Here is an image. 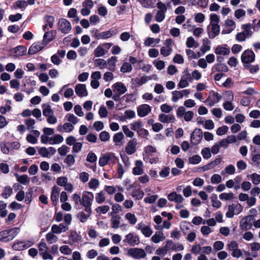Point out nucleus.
<instances>
[{
  "instance_id": "obj_10",
  "label": "nucleus",
  "mask_w": 260,
  "mask_h": 260,
  "mask_svg": "<svg viewBox=\"0 0 260 260\" xmlns=\"http://www.w3.org/2000/svg\"><path fill=\"white\" fill-rule=\"evenodd\" d=\"M203 138V132L200 128H196L190 136V142L192 145H197Z\"/></svg>"
},
{
  "instance_id": "obj_1",
  "label": "nucleus",
  "mask_w": 260,
  "mask_h": 260,
  "mask_svg": "<svg viewBox=\"0 0 260 260\" xmlns=\"http://www.w3.org/2000/svg\"><path fill=\"white\" fill-rule=\"evenodd\" d=\"M19 229L13 228L4 230L0 232V242H8L13 240L17 235Z\"/></svg>"
},
{
  "instance_id": "obj_40",
  "label": "nucleus",
  "mask_w": 260,
  "mask_h": 260,
  "mask_svg": "<svg viewBox=\"0 0 260 260\" xmlns=\"http://www.w3.org/2000/svg\"><path fill=\"white\" fill-rule=\"evenodd\" d=\"M65 119L69 122V123H71L73 125L77 124L79 120L76 116L71 113L67 114L65 116Z\"/></svg>"
},
{
  "instance_id": "obj_39",
  "label": "nucleus",
  "mask_w": 260,
  "mask_h": 260,
  "mask_svg": "<svg viewBox=\"0 0 260 260\" xmlns=\"http://www.w3.org/2000/svg\"><path fill=\"white\" fill-rule=\"evenodd\" d=\"M132 196L137 200H141L144 196V192L140 188L134 190L131 193Z\"/></svg>"
},
{
  "instance_id": "obj_20",
  "label": "nucleus",
  "mask_w": 260,
  "mask_h": 260,
  "mask_svg": "<svg viewBox=\"0 0 260 260\" xmlns=\"http://www.w3.org/2000/svg\"><path fill=\"white\" fill-rule=\"evenodd\" d=\"M74 129L73 124L69 122H66L63 124H59L57 127V130L59 133H70Z\"/></svg>"
},
{
  "instance_id": "obj_60",
  "label": "nucleus",
  "mask_w": 260,
  "mask_h": 260,
  "mask_svg": "<svg viewBox=\"0 0 260 260\" xmlns=\"http://www.w3.org/2000/svg\"><path fill=\"white\" fill-rule=\"evenodd\" d=\"M252 183L257 185L260 183V175L256 173H253L250 175Z\"/></svg>"
},
{
  "instance_id": "obj_64",
  "label": "nucleus",
  "mask_w": 260,
  "mask_h": 260,
  "mask_svg": "<svg viewBox=\"0 0 260 260\" xmlns=\"http://www.w3.org/2000/svg\"><path fill=\"white\" fill-rule=\"evenodd\" d=\"M99 137L101 141L106 142L110 139V136L108 132L103 131L100 134Z\"/></svg>"
},
{
  "instance_id": "obj_36",
  "label": "nucleus",
  "mask_w": 260,
  "mask_h": 260,
  "mask_svg": "<svg viewBox=\"0 0 260 260\" xmlns=\"http://www.w3.org/2000/svg\"><path fill=\"white\" fill-rule=\"evenodd\" d=\"M13 194V189L10 186H6L1 194L2 197L5 199H8Z\"/></svg>"
},
{
  "instance_id": "obj_8",
  "label": "nucleus",
  "mask_w": 260,
  "mask_h": 260,
  "mask_svg": "<svg viewBox=\"0 0 260 260\" xmlns=\"http://www.w3.org/2000/svg\"><path fill=\"white\" fill-rule=\"evenodd\" d=\"M122 242L124 243L127 244L129 246L133 247L139 245L140 243V240L138 236L134 235L132 233H129L125 235Z\"/></svg>"
},
{
  "instance_id": "obj_32",
  "label": "nucleus",
  "mask_w": 260,
  "mask_h": 260,
  "mask_svg": "<svg viewBox=\"0 0 260 260\" xmlns=\"http://www.w3.org/2000/svg\"><path fill=\"white\" fill-rule=\"evenodd\" d=\"M117 61V58L115 56H112L109 58L106 63L107 69L110 71H114Z\"/></svg>"
},
{
  "instance_id": "obj_30",
  "label": "nucleus",
  "mask_w": 260,
  "mask_h": 260,
  "mask_svg": "<svg viewBox=\"0 0 260 260\" xmlns=\"http://www.w3.org/2000/svg\"><path fill=\"white\" fill-rule=\"evenodd\" d=\"M175 120V118L173 115L161 114L159 115V120L162 123L172 122Z\"/></svg>"
},
{
  "instance_id": "obj_52",
  "label": "nucleus",
  "mask_w": 260,
  "mask_h": 260,
  "mask_svg": "<svg viewBox=\"0 0 260 260\" xmlns=\"http://www.w3.org/2000/svg\"><path fill=\"white\" fill-rule=\"evenodd\" d=\"M44 20L46 22V24L48 25L49 28H51L53 27L55 21V18L54 16L51 15H47L45 16Z\"/></svg>"
},
{
  "instance_id": "obj_57",
  "label": "nucleus",
  "mask_w": 260,
  "mask_h": 260,
  "mask_svg": "<svg viewBox=\"0 0 260 260\" xmlns=\"http://www.w3.org/2000/svg\"><path fill=\"white\" fill-rule=\"evenodd\" d=\"M100 185L99 180L97 179L92 178L88 183V186L90 189H95Z\"/></svg>"
},
{
  "instance_id": "obj_37",
  "label": "nucleus",
  "mask_w": 260,
  "mask_h": 260,
  "mask_svg": "<svg viewBox=\"0 0 260 260\" xmlns=\"http://www.w3.org/2000/svg\"><path fill=\"white\" fill-rule=\"evenodd\" d=\"M111 219V227L113 229H117L119 227L120 223V217L119 215H112Z\"/></svg>"
},
{
  "instance_id": "obj_61",
  "label": "nucleus",
  "mask_w": 260,
  "mask_h": 260,
  "mask_svg": "<svg viewBox=\"0 0 260 260\" xmlns=\"http://www.w3.org/2000/svg\"><path fill=\"white\" fill-rule=\"evenodd\" d=\"M102 46L99 45L94 51V55L95 57H101L104 56L105 53Z\"/></svg>"
},
{
  "instance_id": "obj_6",
  "label": "nucleus",
  "mask_w": 260,
  "mask_h": 260,
  "mask_svg": "<svg viewBox=\"0 0 260 260\" xmlns=\"http://www.w3.org/2000/svg\"><path fill=\"white\" fill-rule=\"evenodd\" d=\"M243 210L242 206L237 203L236 204H232L228 206V211L226 213L225 215L228 218H232L234 214H239Z\"/></svg>"
},
{
  "instance_id": "obj_22",
  "label": "nucleus",
  "mask_w": 260,
  "mask_h": 260,
  "mask_svg": "<svg viewBox=\"0 0 260 260\" xmlns=\"http://www.w3.org/2000/svg\"><path fill=\"white\" fill-rule=\"evenodd\" d=\"M56 34V31L54 30L46 32L43 36L42 42L46 46L48 43L54 39Z\"/></svg>"
},
{
  "instance_id": "obj_27",
  "label": "nucleus",
  "mask_w": 260,
  "mask_h": 260,
  "mask_svg": "<svg viewBox=\"0 0 260 260\" xmlns=\"http://www.w3.org/2000/svg\"><path fill=\"white\" fill-rule=\"evenodd\" d=\"M60 191V189L58 187L54 186L52 187L51 200L54 206L57 204Z\"/></svg>"
},
{
  "instance_id": "obj_58",
  "label": "nucleus",
  "mask_w": 260,
  "mask_h": 260,
  "mask_svg": "<svg viewBox=\"0 0 260 260\" xmlns=\"http://www.w3.org/2000/svg\"><path fill=\"white\" fill-rule=\"evenodd\" d=\"M142 126L143 124L140 120L135 121L131 124V129L136 132L138 131Z\"/></svg>"
},
{
  "instance_id": "obj_51",
  "label": "nucleus",
  "mask_w": 260,
  "mask_h": 260,
  "mask_svg": "<svg viewBox=\"0 0 260 260\" xmlns=\"http://www.w3.org/2000/svg\"><path fill=\"white\" fill-rule=\"evenodd\" d=\"M124 135L122 132L117 133L113 136V142L115 143L116 145H117L124 138Z\"/></svg>"
},
{
  "instance_id": "obj_23",
  "label": "nucleus",
  "mask_w": 260,
  "mask_h": 260,
  "mask_svg": "<svg viewBox=\"0 0 260 260\" xmlns=\"http://www.w3.org/2000/svg\"><path fill=\"white\" fill-rule=\"evenodd\" d=\"M214 52L216 54L220 55H228L230 53V50L226 47V45H218Z\"/></svg>"
},
{
  "instance_id": "obj_3",
  "label": "nucleus",
  "mask_w": 260,
  "mask_h": 260,
  "mask_svg": "<svg viewBox=\"0 0 260 260\" xmlns=\"http://www.w3.org/2000/svg\"><path fill=\"white\" fill-rule=\"evenodd\" d=\"M156 5L158 10L157 11L155 15V20L156 22H161L165 18L166 13L167 11V7L166 5L161 2H158Z\"/></svg>"
},
{
  "instance_id": "obj_45",
  "label": "nucleus",
  "mask_w": 260,
  "mask_h": 260,
  "mask_svg": "<svg viewBox=\"0 0 260 260\" xmlns=\"http://www.w3.org/2000/svg\"><path fill=\"white\" fill-rule=\"evenodd\" d=\"M242 28L243 29L245 34L247 37H250L251 36L252 32L251 31V24L250 23H247L243 24L242 25Z\"/></svg>"
},
{
  "instance_id": "obj_38",
  "label": "nucleus",
  "mask_w": 260,
  "mask_h": 260,
  "mask_svg": "<svg viewBox=\"0 0 260 260\" xmlns=\"http://www.w3.org/2000/svg\"><path fill=\"white\" fill-rule=\"evenodd\" d=\"M210 42L207 38H205L203 41V45L201 47V51L205 53L210 50Z\"/></svg>"
},
{
  "instance_id": "obj_62",
  "label": "nucleus",
  "mask_w": 260,
  "mask_h": 260,
  "mask_svg": "<svg viewBox=\"0 0 260 260\" xmlns=\"http://www.w3.org/2000/svg\"><path fill=\"white\" fill-rule=\"evenodd\" d=\"M251 159L254 165L260 168V154H251Z\"/></svg>"
},
{
  "instance_id": "obj_9",
  "label": "nucleus",
  "mask_w": 260,
  "mask_h": 260,
  "mask_svg": "<svg viewBox=\"0 0 260 260\" xmlns=\"http://www.w3.org/2000/svg\"><path fill=\"white\" fill-rule=\"evenodd\" d=\"M127 254L135 259H140L145 257L146 254L142 248H132L128 249Z\"/></svg>"
},
{
  "instance_id": "obj_34",
  "label": "nucleus",
  "mask_w": 260,
  "mask_h": 260,
  "mask_svg": "<svg viewBox=\"0 0 260 260\" xmlns=\"http://www.w3.org/2000/svg\"><path fill=\"white\" fill-rule=\"evenodd\" d=\"M81 239L80 236L76 231H72L69 236V241L72 244L79 241Z\"/></svg>"
},
{
  "instance_id": "obj_41",
  "label": "nucleus",
  "mask_w": 260,
  "mask_h": 260,
  "mask_svg": "<svg viewBox=\"0 0 260 260\" xmlns=\"http://www.w3.org/2000/svg\"><path fill=\"white\" fill-rule=\"evenodd\" d=\"M142 6L145 8L152 7L155 3V0H137Z\"/></svg>"
},
{
  "instance_id": "obj_35",
  "label": "nucleus",
  "mask_w": 260,
  "mask_h": 260,
  "mask_svg": "<svg viewBox=\"0 0 260 260\" xmlns=\"http://www.w3.org/2000/svg\"><path fill=\"white\" fill-rule=\"evenodd\" d=\"M63 141V138L62 136L59 134H56L53 137H51L50 139V144H60Z\"/></svg>"
},
{
  "instance_id": "obj_48",
  "label": "nucleus",
  "mask_w": 260,
  "mask_h": 260,
  "mask_svg": "<svg viewBox=\"0 0 260 260\" xmlns=\"http://www.w3.org/2000/svg\"><path fill=\"white\" fill-rule=\"evenodd\" d=\"M160 42L159 39H154L153 38L148 37L144 41V45L145 46L149 47L152 45L154 43L158 44Z\"/></svg>"
},
{
  "instance_id": "obj_26",
  "label": "nucleus",
  "mask_w": 260,
  "mask_h": 260,
  "mask_svg": "<svg viewBox=\"0 0 260 260\" xmlns=\"http://www.w3.org/2000/svg\"><path fill=\"white\" fill-rule=\"evenodd\" d=\"M135 167L133 169V174L134 175H140L144 172L143 164L141 160H137L135 161Z\"/></svg>"
},
{
  "instance_id": "obj_31",
  "label": "nucleus",
  "mask_w": 260,
  "mask_h": 260,
  "mask_svg": "<svg viewBox=\"0 0 260 260\" xmlns=\"http://www.w3.org/2000/svg\"><path fill=\"white\" fill-rule=\"evenodd\" d=\"M42 108L43 109V114L44 116L47 117L53 114V111L49 104H43Z\"/></svg>"
},
{
  "instance_id": "obj_44",
  "label": "nucleus",
  "mask_w": 260,
  "mask_h": 260,
  "mask_svg": "<svg viewBox=\"0 0 260 260\" xmlns=\"http://www.w3.org/2000/svg\"><path fill=\"white\" fill-rule=\"evenodd\" d=\"M107 158V162L109 164H114L118 160L117 157L114 155V153H109L105 154Z\"/></svg>"
},
{
  "instance_id": "obj_55",
  "label": "nucleus",
  "mask_w": 260,
  "mask_h": 260,
  "mask_svg": "<svg viewBox=\"0 0 260 260\" xmlns=\"http://www.w3.org/2000/svg\"><path fill=\"white\" fill-rule=\"evenodd\" d=\"M189 162L192 165L199 164L201 161V157L199 155H194L188 158Z\"/></svg>"
},
{
  "instance_id": "obj_33",
  "label": "nucleus",
  "mask_w": 260,
  "mask_h": 260,
  "mask_svg": "<svg viewBox=\"0 0 260 260\" xmlns=\"http://www.w3.org/2000/svg\"><path fill=\"white\" fill-rule=\"evenodd\" d=\"M165 237L164 236V234L162 232H157L155 233L154 235L151 237V240L155 243H158L159 242L163 241Z\"/></svg>"
},
{
  "instance_id": "obj_56",
  "label": "nucleus",
  "mask_w": 260,
  "mask_h": 260,
  "mask_svg": "<svg viewBox=\"0 0 260 260\" xmlns=\"http://www.w3.org/2000/svg\"><path fill=\"white\" fill-rule=\"evenodd\" d=\"M214 69L216 71H221V72H227L228 71V68L227 66L224 64L221 63H219L215 64L214 66Z\"/></svg>"
},
{
  "instance_id": "obj_17",
  "label": "nucleus",
  "mask_w": 260,
  "mask_h": 260,
  "mask_svg": "<svg viewBox=\"0 0 260 260\" xmlns=\"http://www.w3.org/2000/svg\"><path fill=\"white\" fill-rule=\"evenodd\" d=\"M225 28L222 29V34H228L231 33L236 28L235 22L231 19H227L224 23Z\"/></svg>"
},
{
  "instance_id": "obj_13",
  "label": "nucleus",
  "mask_w": 260,
  "mask_h": 260,
  "mask_svg": "<svg viewBox=\"0 0 260 260\" xmlns=\"http://www.w3.org/2000/svg\"><path fill=\"white\" fill-rule=\"evenodd\" d=\"M190 92L189 89H184L181 91H173L172 92V101L173 102H177L179 99L182 98L183 96L188 97Z\"/></svg>"
},
{
  "instance_id": "obj_18",
  "label": "nucleus",
  "mask_w": 260,
  "mask_h": 260,
  "mask_svg": "<svg viewBox=\"0 0 260 260\" xmlns=\"http://www.w3.org/2000/svg\"><path fill=\"white\" fill-rule=\"evenodd\" d=\"M45 46L44 44L42 42H35L33 43L28 49V54L33 55L41 51Z\"/></svg>"
},
{
  "instance_id": "obj_2",
  "label": "nucleus",
  "mask_w": 260,
  "mask_h": 260,
  "mask_svg": "<svg viewBox=\"0 0 260 260\" xmlns=\"http://www.w3.org/2000/svg\"><path fill=\"white\" fill-rule=\"evenodd\" d=\"M94 199L93 193L90 191H84L81 197V205L85 208V211H90Z\"/></svg>"
},
{
  "instance_id": "obj_63",
  "label": "nucleus",
  "mask_w": 260,
  "mask_h": 260,
  "mask_svg": "<svg viewBox=\"0 0 260 260\" xmlns=\"http://www.w3.org/2000/svg\"><path fill=\"white\" fill-rule=\"evenodd\" d=\"M211 151L208 147L204 148L201 151V154L205 159H209L211 156Z\"/></svg>"
},
{
  "instance_id": "obj_46",
  "label": "nucleus",
  "mask_w": 260,
  "mask_h": 260,
  "mask_svg": "<svg viewBox=\"0 0 260 260\" xmlns=\"http://www.w3.org/2000/svg\"><path fill=\"white\" fill-rule=\"evenodd\" d=\"M219 197L221 200L230 201L234 199V194L232 192L229 193L224 192L221 193Z\"/></svg>"
},
{
  "instance_id": "obj_49",
  "label": "nucleus",
  "mask_w": 260,
  "mask_h": 260,
  "mask_svg": "<svg viewBox=\"0 0 260 260\" xmlns=\"http://www.w3.org/2000/svg\"><path fill=\"white\" fill-rule=\"evenodd\" d=\"M125 219L128 221L130 224H135L137 221V218L134 214L127 213L125 214Z\"/></svg>"
},
{
  "instance_id": "obj_15",
  "label": "nucleus",
  "mask_w": 260,
  "mask_h": 260,
  "mask_svg": "<svg viewBox=\"0 0 260 260\" xmlns=\"http://www.w3.org/2000/svg\"><path fill=\"white\" fill-rule=\"evenodd\" d=\"M208 36L213 39L217 36L220 32V26L218 24H210L207 27Z\"/></svg>"
},
{
  "instance_id": "obj_53",
  "label": "nucleus",
  "mask_w": 260,
  "mask_h": 260,
  "mask_svg": "<svg viewBox=\"0 0 260 260\" xmlns=\"http://www.w3.org/2000/svg\"><path fill=\"white\" fill-rule=\"evenodd\" d=\"M132 70V64L129 62H124L120 68V71L122 73H129Z\"/></svg>"
},
{
  "instance_id": "obj_12",
  "label": "nucleus",
  "mask_w": 260,
  "mask_h": 260,
  "mask_svg": "<svg viewBox=\"0 0 260 260\" xmlns=\"http://www.w3.org/2000/svg\"><path fill=\"white\" fill-rule=\"evenodd\" d=\"M33 243L31 241H19L15 242L13 245L12 248L14 250H23L30 247Z\"/></svg>"
},
{
  "instance_id": "obj_54",
  "label": "nucleus",
  "mask_w": 260,
  "mask_h": 260,
  "mask_svg": "<svg viewBox=\"0 0 260 260\" xmlns=\"http://www.w3.org/2000/svg\"><path fill=\"white\" fill-rule=\"evenodd\" d=\"M51 231L46 235V240L50 244L55 242L57 240V237Z\"/></svg>"
},
{
  "instance_id": "obj_43",
  "label": "nucleus",
  "mask_w": 260,
  "mask_h": 260,
  "mask_svg": "<svg viewBox=\"0 0 260 260\" xmlns=\"http://www.w3.org/2000/svg\"><path fill=\"white\" fill-rule=\"evenodd\" d=\"M15 175L17 177V181L22 184L26 185L28 184L30 181L29 177L26 175L19 176L16 174Z\"/></svg>"
},
{
  "instance_id": "obj_25",
  "label": "nucleus",
  "mask_w": 260,
  "mask_h": 260,
  "mask_svg": "<svg viewBox=\"0 0 260 260\" xmlns=\"http://www.w3.org/2000/svg\"><path fill=\"white\" fill-rule=\"evenodd\" d=\"M156 152V149L152 145H148L144 148L143 154V159L146 160L150 156H152L153 154Z\"/></svg>"
},
{
  "instance_id": "obj_11",
  "label": "nucleus",
  "mask_w": 260,
  "mask_h": 260,
  "mask_svg": "<svg viewBox=\"0 0 260 260\" xmlns=\"http://www.w3.org/2000/svg\"><path fill=\"white\" fill-rule=\"evenodd\" d=\"M26 47L24 46H18L10 51V56L17 58L24 55L26 53Z\"/></svg>"
},
{
  "instance_id": "obj_28",
  "label": "nucleus",
  "mask_w": 260,
  "mask_h": 260,
  "mask_svg": "<svg viewBox=\"0 0 260 260\" xmlns=\"http://www.w3.org/2000/svg\"><path fill=\"white\" fill-rule=\"evenodd\" d=\"M91 209H90V211H85L84 209V210L78 213L77 215V218L80 222L84 223L89 218L91 214Z\"/></svg>"
},
{
  "instance_id": "obj_16",
  "label": "nucleus",
  "mask_w": 260,
  "mask_h": 260,
  "mask_svg": "<svg viewBox=\"0 0 260 260\" xmlns=\"http://www.w3.org/2000/svg\"><path fill=\"white\" fill-rule=\"evenodd\" d=\"M136 228L137 230H140L146 237H149L153 232L149 226L145 225L143 222L139 223Z\"/></svg>"
},
{
  "instance_id": "obj_5",
  "label": "nucleus",
  "mask_w": 260,
  "mask_h": 260,
  "mask_svg": "<svg viewBox=\"0 0 260 260\" xmlns=\"http://www.w3.org/2000/svg\"><path fill=\"white\" fill-rule=\"evenodd\" d=\"M255 60V54L253 51L247 49L244 51L241 55V61L245 67L253 62Z\"/></svg>"
},
{
  "instance_id": "obj_47",
  "label": "nucleus",
  "mask_w": 260,
  "mask_h": 260,
  "mask_svg": "<svg viewBox=\"0 0 260 260\" xmlns=\"http://www.w3.org/2000/svg\"><path fill=\"white\" fill-rule=\"evenodd\" d=\"M76 155L69 154L64 159V162L67 164L68 167H71L75 164Z\"/></svg>"
},
{
  "instance_id": "obj_59",
  "label": "nucleus",
  "mask_w": 260,
  "mask_h": 260,
  "mask_svg": "<svg viewBox=\"0 0 260 260\" xmlns=\"http://www.w3.org/2000/svg\"><path fill=\"white\" fill-rule=\"evenodd\" d=\"M198 43L195 41L194 38L192 37H189L187 39L186 42V45L188 48H192L193 47H196Z\"/></svg>"
},
{
  "instance_id": "obj_50",
  "label": "nucleus",
  "mask_w": 260,
  "mask_h": 260,
  "mask_svg": "<svg viewBox=\"0 0 260 260\" xmlns=\"http://www.w3.org/2000/svg\"><path fill=\"white\" fill-rule=\"evenodd\" d=\"M7 204L3 201H0V216L2 217L6 216L8 211L6 210Z\"/></svg>"
},
{
  "instance_id": "obj_24",
  "label": "nucleus",
  "mask_w": 260,
  "mask_h": 260,
  "mask_svg": "<svg viewBox=\"0 0 260 260\" xmlns=\"http://www.w3.org/2000/svg\"><path fill=\"white\" fill-rule=\"evenodd\" d=\"M117 31L116 29L112 28L107 31L100 32L98 39H107L111 38L113 35L117 34Z\"/></svg>"
},
{
  "instance_id": "obj_29",
  "label": "nucleus",
  "mask_w": 260,
  "mask_h": 260,
  "mask_svg": "<svg viewBox=\"0 0 260 260\" xmlns=\"http://www.w3.org/2000/svg\"><path fill=\"white\" fill-rule=\"evenodd\" d=\"M114 88V91H116L121 95L125 93L127 91V88L124 84L120 82H117L112 86Z\"/></svg>"
},
{
  "instance_id": "obj_7",
  "label": "nucleus",
  "mask_w": 260,
  "mask_h": 260,
  "mask_svg": "<svg viewBox=\"0 0 260 260\" xmlns=\"http://www.w3.org/2000/svg\"><path fill=\"white\" fill-rule=\"evenodd\" d=\"M254 220L253 215H248L243 218L240 222V227L242 231H247L251 229Z\"/></svg>"
},
{
  "instance_id": "obj_14",
  "label": "nucleus",
  "mask_w": 260,
  "mask_h": 260,
  "mask_svg": "<svg viewBox=\"0 0 260 260\" xmlns=\"http://www.w3.org/2000/svg\"><path fill=\"white\" fill-rule=\"evenodd\" d=\"M137 141L136 139H133L129 140L125 147V151L126 154L128 155L134 154L137 150Z\"/></svg>"
},
{
  "instance_id": "obj_19",
  "label": "nucleus",
  "mask_w": 260,
  "mask_h": 260,
  "mask_svg": "<svg viewBox=\"0 0 260 260\" xmlns=\"http://www.w3.org/2000/svg\"><path fill=\"white\" fill-rule=\"evenodd\" d=\"M151 111V107L147 104H143L138 107L137 109L138 115L141 117L147 115Z\"/></svg>"
},
{
  "instance_id": "obj_21",
  "label": "nucleus",
  "mask_w": 260,
  "mask_h": 260,
  "mask_svg": "<svg viewBox=\"0 0 260 260\" xmlns=\"http://www.w3.org/2000/svg\"><path fill=\"white\" fill-rule=\"evenodd\" d=\"M75 91L76 94L80 97L85 96L88 95V92L85 84H78L75 87Z\"/></svg>"
},
{
  "instance_id": "obj_4",
  "label": "nucleus",
  "mask_w": 260,
  "mask_h": 260,
  "mask_svg": "<svg viewBox=\"0 0 260 260\" xmlns=\"http://www.w3.org/2000/svg\"><path fill=\"white\" fill-rule=\"evenodd\" d=\"M57 26L58 30L63 34H68L72 29L70 22L65 18H60L58 20Z\"/></svg>"
},
{
  "instance_id": "obj_42",
  "label": "nucleus",
  "mask_w": 260,
  "mask_h": 260,
  "mask_svg": "<svg viewBox=\"0 0 260 260\" xmlns=\"http://www.w3.org/2000/svg\"><path fill=\"white\" fill-rule=\"evenodd\" d=\"M95 199V201L98 204H102L106 200L105 192L104 191H101L100 192L96 193Z\"/></svg>"
}]
</instances>
